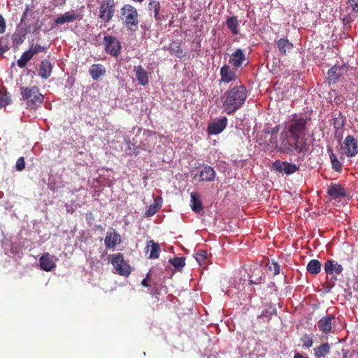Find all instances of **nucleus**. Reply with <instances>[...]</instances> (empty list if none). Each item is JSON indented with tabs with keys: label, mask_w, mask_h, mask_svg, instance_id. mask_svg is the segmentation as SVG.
<instances>
[{
	"label": "nucleus",
	"mask_w": 358,
	"mask_h": 358,
	"mask_svg": "<svg viewBox=\"0 0 358 358\" xmlns=\"http://www.w3.org/2000/svg\"><path fill=\"white\" fill-rule=\"evenodd\" d=\"M103 45L105 51L111 56H117L121 51V45L120 41L114 36H105L103 38Z\"/></svg>",
	"instance_id": "8"
},
{
	"label": "nucleus",
	"mask_w": 358,
	"mask_h": 358,
	"mask_svg": "<svg viewBox=\"0 0 358 358\" xmlns=\"http://www.w3.org/2000/svg\"><path fill=\"white\" fill-rule=\"evenodd\" d=\"M134 71L139 84L144 86L148 83V73L141 65L134 66Z\"/></svg>",
	"instance_id": "23"
},
{
	"label": "nucleus",
	"mask_w": 358,
	"mask_h": 358,
	"mask_svg": "<svg viewBox=\"0 0 358 358\" xmlns=\"http://www.w3.org/2000/svg\"><path fill=\"white\" fill-rule=\"evenodd\" d=\"M279 131V126H275L273 128H271V129H268V131H266L267 134H270L271 135V136H273V135L276 134Z\"/></svg>",
	"instance_id": "50"
},
{
	"label": "nucleus",
	"mask_w": 358,
	"mask_h": 358,
	"mask_svg": "<svg viewBox=\"0 0 358 358\" xmlns=\"http://www.w3.org/2000/svg\"><path fill=\"white\" fill-rule=\"evenodd\" d=\"M191 196V208L192 210L196 213H200L203 210L202 203L199 198L196 192H192Z\"/></svg>",
	"instance_id": "27"
},
{
	"label": "nucleus",
	"mask_w": 358,
	"mask_h": 358,
	"mask_svg": "<svg viewBox=\"0 0 358 358\" xmlns=\"http://www.w3.org/2000/svg\"><path fill=\"white\" fill-rule=\"evenodd\" d=\"M169 51L171 54H174L178 58H182L185 56L183 49L181 48L178 42H173L169 45Z\"/></svg>",
	"instance_id": "33"
},
{
	"label": "nucleus",
	"mask_w": 358,
	"mask_h": 358,
	"mask_svg": "<svg viewBox=\"0 0 358 358\" xmlns=\"http://www.w3.org/2000/svg\"><path fill=\"white\" fill-rule=\"evenodd\" d=\"M33 55L28 50L24 52L20 58L17 61V64L20 68H24L26 66L27 62L31 59Z\"/></svg>",
	"instance_id": "34"
},
{
	"label": "nucleus",
	"mask_w": 358,
	"mask_h": 358,
	"mask_svg": "<svg viewBox=\"0 0 358 358\" xmlns=\"http://www.w3.org/2000/svg\"><path fill=\"white\" fill-rule=\"evenodd\" d=\"M162 206V203L158 202L157 199L155 200V203L151 204L148 210L145 213V217H149L154 215L156 213H157Z\"/></svg>",
	"instance_id": "35"
},
{
	"label": "nucleus",
	"mask_w": 358,
	"mask_h": 358,
	"mask_svg": "<svg viewBox=\"0 0 358 358\" xmlns=\"http://www.w3.org/2000/svg\"><path fill=\"white\" fill-rule=\"evenodd\" d=\"M120 19L123 25L129 31L135 32L138 30L139 14L137 9L131 4H124L120 8Z\"/></svg>",
	"instance_id": "3"
},
{
	"label": "nucleus",
	"mask_w": 358,
	"mask_h": 358,
	"mask_svg": "<svg viewBox=\"0 0 358 358\" xmlns=\"http://www.w3.org/2000/svg\"><path fill=\"white\" fill-rule=\"evenodd\" d=\"M199 176L200 180L211 182L215 180L216 173L213 168L208 165H203Z\"/></svg>",
	"instance_id": "20"
},
{
	"label": "nucleus",
	"mask_w": 358,
	"mask_h": 358,
	"mask_svg": "<svg viewBox=\"0 0 358 358\" xmlns=\"http://www.w3.org/2000/svg\"><path fill=\"white\" fill-rule=\"evenodd\" d=\"M8 38L5 37L0 38V55L8 51Z\"/></svg>",
	"instance_id": "40"
},
{
	"label": "nucleus",
	"mask_w": 358,
	"mask_h": 358,
	"mask_svg": "<svg viewBox=\"0 0 358 358\" xmlns=\"http://www.w3.org/2000/svg\"><path fill=\"white\" fill-rule=\"evenodd\" d=\"M345 154L348 157H353L358 153V142L352 136L348 135L345 137L344 142Z\"/></svg>",
	"instance_id": "11"
},
{
	"label": "nucleus",
	"mask_w": 358,
	"mask_h": 358,
	"mask_svg": "<svg viewBox=\"0 0 358 358\" xmlns=\"http://www.w3.org/2000/svg\"><path fill=\"white\" fill-rule=\"evenodd\" d=\"M330 353V345L328 343H322L314 348V355L316 358L324 357Z\"/></svg>",
	"instance_id": "28"
},
{
	"label": "nucleus",
	"mask_w": 358,
	"mask_h": 358,
	"mask_svg": "<svg viewBox=\"0 0 358 358\" xmlns=\"http://www.w3.org/2000/svg\"><path fill=\"white\" fill-rule=\"evenodd\" d=\"M220 75V81L224 83H229L236 79V72L227 64H224L221 67Z\"/></svg>",
	"instance_id": "16"
},
{
	"label": "nucleus",
	"mask_w": 358,
	"mask_h": 358,
	"mask_svg": "<svg viewBox=\"0 0 358 358\" xmlns=\"http://www.w3.org/2000/svg\"><path fill=\"white\" fill-rule=\"evenodd\" d=\"M85 217L88 222H91L94 220V215L92 212H88L86 213Z\"/></svg>",
	"instance_id": "51"
},
{
	"label": "nucleus",
	"mask_w": 358,
	"mask_h": 358,
	"mask_svg": "<svg viewBox=\"0 0 358 358\" xmlns=\"http://www.w3.org/2000/svg\"><path fill=\"white\" fill-rule=\"evenodd\" d=\"M83 14L81 13H76L73 10L72 12H66L64 14L59 16L55 20L57 24H63L64 23L72 22L77 20H81Z\"/></svg>",
	"instance_id": "17"
},
{
	"label": "nucleus",
	"mask_w": 358,
	"mask_h": 358,
	"mask_svg": "<svg viewBox=\"0 0 358 358\" xmlns=\"http://www.w3.org/2000/svg\"><path fill=\"white\" fill-rule=\"evenodd\" d=\"M271 315V313H269L267 310L263 311L260 315L258 316V317H269Z\"/></svg>",
	"instance_id": "53"
},
{
	"label": "nucleus",
	"mask_w": 358,
	"mask_h": 358,
	"mask_svg": "<svg viewBox=\"0 0 358 358\" xmlns=\"http://www.w3.org/2000/svg\"><path fill=\"white\" fill-rule=\"evenodd\" d=\"M185 258L182 257H174L173 259H170L169 262L177 269H182L185 265Z\"/></svg>",
	"instance_id": "36"
},
{
	"label": "nucleus",
	"mask_w": 358,
	"mask_h": 358,
	"mask_svg": "<svg viewBox=\"0 0 358 358\" xmlns=\"http://www.w3.org/2000/svg\"><path fill=\"white\" fill-rule=\"evenodd\" d=\"M31 13V10L29 9V5H26L25 6V9L22 13V15L21 17V19H20V22L21 23H23L27 18L29 14Z\"/></svg>",
	"instance_id": "46"
},
{
	"label": "nucleus",
	"mask_w": 358,
	"mask_h": 358,
	"mask_svg": "<svg viewBox=\"0 0 358 358\" xmlns=\"http://www.w3.org/2000/svg\"><path fill=\"white\" fill-rule=\"evenodd\" d=\"M272 266H270V270L273 271V274L278 275L280 273V265L277 262H273Z\"/></svg>",
	"instance_id": "47"
},
{
	"label": "nucleus",
	"mask_w": 358,
	"mask_h": 358,
	"mask_svg": "<svg viewBox=\"0 0 358 358\" xmlns=\"http://www.w3.org/2000/svg\"><path fill=\"white\" fill-rule=\"evenodd\" d=\"M111 264L118 274L127 276L131 273L130 266L124 261L123 254L115 255L111 260Z\"/></svg>",
	"instance_id": "7"
},
{
	"label": "nucleus",
	"mask_w": 358,
	"mask_h": 358,
	"mask_svg": "<svg viewBox=\"0 0 358 358\" xmlns=\"http://www.w3.org/2000/svg\"><path fill=\"white\" fill-rule=\"evenodd\" d=\"M271 168L274 171L280 173H284L287 175L292 174L299 169V166L296 164L280 160L275 161L273 163Z\"/></svg>",
	"instance_id": "9"
},
{
	"label": "nucleus",
	"mask_w": 358,
	"mask_h": 358,
	"mask_svg": "<svg viewBox=\"0 0 358 358\" xmlns=\"http://www.w3.org/2000/svg\"><path fill=\"white\" fill-rule=\"evenodd\" d=\"M348 5L355 13H358V0H348Z\"/></svg>",
	"instance_id": "43"
},
{
	"label": "nucleus",
	"mask_w": 358,
	"mask_h": 358,
	"mask_svg": "<svg viewBox=\"0 0 358 358\" xmlns=\"http://www.w3.org/2000/svg\"><path fill=\"white\" fill-rule=\"evenodd\" d=\"M310 120L301 115H294L285 124L283 131L278 140L271 137L270 142L275 145V150L283 154H307L310 145L305 137Z\"/></svg>",
	"instance_id": "1"
},
{
	"label": "nucleus",
	"mask_w": 358,
	"mask_h": 358,
	"mask_svg": "<svg viewBox=\"0 0 358 358\" xmlns=\"http://www.w3.org/2000/svg\"><path fill=\"white\" fill-rule=\"evenodd\" d=\"M6 29V23L3 17L0 15V34L5 32Z\"/></svg>",
	"instance_id": "48"
},
{
	"label": "nucleus",
	"mask_w": 358,
	"mask_h": 358,
	"mask_svg": "<svg viewBox=\"0 0 358 358\" xmlns=\"http://www.w3.org/2000/svg\"><path fill=\"white\" fill-rule=\"evenodd\" d=\"M343 129H335V138L338 140L341 141L343 138Z\"/></svg>",
	"instance_id": "49"
},
{
	"label": "nucleus",
	"mask_w": 358,
	"mask_h": 358,
	"mask_svg": "<svg viewBox=\"0 0 358 358\" xmlns=\"http://www.w3.org/2000/svg\"><path fill=\"white\" fill-rule=\"evenodd\" d=\"M149 276H150V273H148V274H147L146 278H144V279L142 280V282H141V285H142L143 286H144V287H150V284H148V279Z\"/></svg>",
	"instance_id": "52"
},
{
	"label": "nucleus",
	"mask_w": 358,
	"mask_h": 358,
	"mask_svg": "<svg viewBox=\"0 0 358 358\" xmlns=\"http://www.w3.org/2000/svg\"><path fill=\"white\" fill-rule=\"evenodd\" d=\"M249 281L250 284H259L261 283V278L257 280L250 279Z\"/></svg>",
	"instance_id": "54"
},
{
	"label": "nucleus",
	"mask_w": 358,
	"mask_h": 358,
	"mask_svg": "<svg viewBox=\"0 0 358 358\" xmlns=\"http://www.w3.org/2000/svg\"><path fill=\"white\" fill-rule=\"evenodd\" d=\"M10 103V96L6 92L0 91V108Z\"/></svg>",
	"instance_id": "37"
},
{
	"label": "nucleus",
	"mask_w": 358,
	"mask_h": 358,
	"mask_svg": "<svg viewBox=\"0 0 358 358\" xmlns=\"http://www.w3.org/2000/svg\"><path fill=\"white\" fill-rule=\"evenodd\" d=\"M52 65L51 62L48 59H44L41 63L38 76L43 79H48L52 73Z\"/></svg>",
	"instance_id": "21"
},
{
	"label": "nucleus",
	"mask_w": 358,
	"mask_h": 358,
	"mask_svg": "<svg viewBox=\"0 0 358 358\" xmlns=\"http://www.w3.org/2000/svg\"><path fill=\"white\" fill-rule=\"evenodd\" d=\"M120 234L114 229H110L107 232L104 240L106 248H113L121 243Z\"/></svg>",
	"instance_id": "13"
},
{
	"label": "nucleus",
	"mask_w": 358,
	"mask_h": 358,
	"mask_svg": "<svg viewBox=\"0 0 358 358\" xmlns=\"http://www.w3.org/2000/svg\"><path fill=\"white\" fill-rule=\"evenodd\" d=\"M245 59L246 57L245 53L241 48H238L231 54L229 60V63L231 64L234 68L237 69L241 66Z\"/></svg>",
	"instance_id": "18"
},
{
	"label": "nucleus",
	"mask_w": 358,
	"mask_h": 358,
	"mask_svg": "<svg viewBox=\"0 0 358 358\" xmlns=\"http://www.w3.org/2000/svg\"><path fill=\"white\" fill-rule=\"evenodd\" d=\"M348 68L346 65H334L327 72L329 83H336L338 80L348 73Z\"/></svg>",
	"instance_id": "10"
},
{
	"label": "nucleus",
	"mask_w": 358,
	"mask_h": 358,
	"mask_svg": "<svg viewBox=\"0 0 358 358\" xmlns=\"http://www.w3.org/2000/svg\"><path fill=\"white\" fill-rule=\"evenodd\" d=\"M277 47L281 55H285L287 52H290L293 48V44L287 38H280L277 42Z\"/></svg>",
	"instance_id": "24"
},
{
	"label": "nucleus",
	"mask_w": 358,
	"mask_h": 358,
	"mask_svg": "<svg viewBox=\"0 0 358 358\" xmlns=\"http://www.w3.org/2000/svg\"><path fill=\"white\" fill-rule=\"evenodd\" d=\"M333 117V126L334 129H343L346 118L341 112L334 113Z\"/></svg>",
	"instance_id": "25"
},
{
	"label": "nucleus",
	"mask_w": 358,
	"mask_h": 358,
	"mask_svg": "<svg viewBox=\"0 0 358 358\" xmlns=\"http://www.w3.org/2000/svg\"><path fill=\"white\" fill-rule=\"evenodd\" d=\"M57 260L58 258L57 257L46 252L39 258L40 268L45 271H51L55 268L56 261Z\"/></svg>",
	"instance_id": "12"
},
{
	"label": "nucleus",
	"mask_w": 358,
	"mask_h": 358,
	"mask_svg": "<svg viewBox=\"0 0 358 358\" xmlns=\"http://www.w3.org/2000/svg\"><path fill=\"white\" fill-rule=\"evenodd\" d=\"M327 194L332 199H337L346 196L345 188L340 184H333L329 186Z\"/></svg>",
	"instance_id": "19"
},
{
	"label": "nucleus",
	"mask_w": 358,
	"mask_h": 358,
	"mask_svg": "<svg viewBox=\"0 0 358 358\" xmlns=\"http://www.w3.org/2000/svg\"><path fill=\"white\" fill-rule=\"evenodd\" d=\"M89 72L93 80H96L101 77L105 76L106 69L101 64H94L90 66Z\"/></svg>",
	"instance_id": "22"
},
{
	"label": "nucleus",
	"mask_w": 358,
	"mask_h": 358,
	"mask_svg": "<svg viewBox=\"0 0 358 358\" xmlns=\"http://www.w3.org/2000/svg\"><path fill=\"white\" fill-rule=\"evenodd\" d=\"M115 0H103L99 8V17L104 22H109L114 16Z\"/></svg>",
	"instance_id": "6"
},
{
	"label": "nucleus",
	"mask_w": 358,
	"mask_h": 358,
	"mask_svg": "<svg viewBox=\"0 0 358 358\" xmlns=\"http://www.w3.org/2000/svg\"><path fill=\"white\" fill-rule=\"evenodd\" d=\"M321 263L317 259H311L307 265V271L313 275L318 274L321 271Z\"/></svg>",
	"instance_id": "32"
},
{
	"label": "nucleus",
	"mask_w": 358,
	"mask_h": 358,
	"mask_svg": "<svg viewBox=\"0 0 358 358\" xmlns=\"http://www.w3.org/2000/svg\"><path fill=\"white\" fill-rule=\"evenodd\" d=\"M21 99L27 101V108L36 110L42 105L44 95L40 92L39 88L34 85L31 87H20Z\"/></svg>",
	"instance_id": "4"
},
{
	"label": "nucleus",
	"mask_w": 358,
	"mask_h": 358,
	"mask_svg": "<svg viewBox=\"0 0 358 358\" xmlns=\"http://www.w3.org/2000/svg\"><path fill=\"white\" fill-rule=\"evenodd\" d=\"M327 152L329 155L332 169L336 172H340L341 171L342 164L338 159L336 155L334 153L333 148L329 147L327 148Z\"/></svg>",
	"instance_id": "29"
},
{
	"label": "nucleus",
	"mask_w": 358,
	"mask_h": 358,
	"mask_svg": "<svg viewBox=\"0 0 358 358\" xmlns=\"http://www.w3.org/2000/svg\"><path fill=\"white\" fill-rule=\"evenodd\" d=\"M294 358H307V357H305L302 354L297 352L294 355Z\"/></svg>",
	"instance_id": "55"
},
{
	"label": "nucleus",
	"mask_w": 358,
	"mask_h": 358,
	"mask_svg": "<svg viewBox=\"0 0 358 358\" xmlns=\"http://www.w3.org/2000/svg\"><path fill=\"white\" fill-rule=\"evenodd\" d=\"M227 118L224 117L219 119L216 122L210 123L208 126V132L211 135H217L220 134L226 128L227 125Z\"/></svg>",
	"instance_id": "14"
},
{
	"label": "nucleus",
	"mask_w": 358,
	"mask_h": 358,
	"mask_svg": "<svg viewBox=\"0 0 358 358\" xmlns=\"http://www.w3.org/2000/svg\"><path fill=\"white\" fill-rule=\"evenodd\" d=\"M324 271L327 275V282L324 284V289L326 292H330L334 287L336 281L338 280L337 277L334 275H339L342 273L343 268L341 264L333 259H328L324 263Z\"/></svg>",
	"instance_id": "5"
},
{
	"label": "nucleus",
	"mask_w": 358,
	"mask_h": 358,
	"mask_svg": "<svg viewBox=\"0 0 358 358\" xmlns=\"http://www.w3.org/2000/svg\"><path fill=\"white\" fill-rule=\"evenodd\" d=\"M301 341L303 343V346L307 348H310L313 343L312 337L308 334H304L301 337Z\"/></svg>",
	"instance_id": "41"
},
{
	"label": "nucleus",
	"mask_w": 358,
	"mask_h": 358,
	"mask_svg": "<svg viewBox=\"0 0 358 358\" xmlns=\"http://www.w3.org/2000/svg\"><path fill=\"white\" fill-rule=\"evenodd\" d=\"M226 25L234 35L239 34V22L236 16L228 17L226 21Z\"/></svg>",
	"instance_id": "26"
},
{
	"label": "nucleus",
	"mask_w": 358,
	"mask_h": 358,
	"mask_svg": "<svg viewBox=\"0 0 358 358\" xmlns=\"http://www.w3.org/2000/svg\"><path fill=\"white\" fill-rule=\"evenodd\" d=\"M132 1H135V2L142 3L144 0H132Z\"/></svg>",
	"instance_id": "56"
},
{
	"label": "nucleus",
	"mask_w": 358,
	"mask_h": 358,
	"mask_svg": "<svg viewBox=\"0 0 358 358\" xmlns=\"http://www.w3.org/2000/svg\"><path fill=\"white\" fill-rule=\"evenodd\" d=\"M357 15H358V13H355L353 12L352 13L344 15L342 17L341 20L343 24V30L345 31H348L351 29V23L355 21Z\"/></svg>",
	"instance_id": "30"
},
{
	"label": "nucleus",
	"mask_w": 358,
	"mask_h": 358,
	"mask_svg": "<svg viewBox=\"0 0 358 358\" xmlns=\"http://www.w3.org/2000/svg\"><path fill=\"white\" fill-rule=\"evenodd\" d=\"M25 38L24 35H20V34H14L13 35V43L19 45L23 43L24 40Z\"/></svg>",
	"instance_id": "45"
},
{
	"label": "nucleus",
	"mask_w": 358,
	"mask_h": 358,
	"mask_svg": "<svg viewBox=\"0 0 358 358\" xmlns=\"http://www.w3.org/2000/svg\"><path fill=\"white\" fill-rule=\"evenodd\" d=\"M149 8L150 10H153L155 17H157L159 10H160V4L157 1H153L150 3Z\"/></svg>",
	"instance_id": "39"
},
{
	"label": "nucleus",
	"mask_w": 358,
	"mask_h": 358,
	"mask_svg": "<svg viewBox=\"0 0 358 358\" xmlns=\"http://www.w3.org/2000/svg\"><path fill=\"white\" fill-rule=\"evenodd\" d=\"M46 48L41 46V45L36 44L35 45H31L29 48V51L31 53V55L34 56L36 54H38L39 52H43L46 51Z\"/></svg>",
	"instance_id": "38"
},
{
	"label": "nucleus",
	"mask_w": 358,
	"mask_h": 358,
	"mask_svg": "<svg viewBox=\"0 0 358 358\" xmlns=\"http://www.w3.org/2000/svg\"><path fill=\"white\" fill-rule=\"evenodd\" d=\"M207 256L208 254L206 250H199L196 254L195 259L199 263V264H201V262L206 259Z\"/></svg>",
	"instance_id": "42"
},
{
	"label": "nucleus",
	"mask_w": 358,
	"mask_h": 358,
	"mask_svg": "<svg viewBox=\"0 0 358 358\" xmlns=\"http://www.w3.org/2000/svg\"><path fill=\"white\" fill-rule=\"evenodd\" d=\"M247 96L248 92L244 85H236L229 87L224 94L223 110L228 115L234 114L243 106Z\"/></svg>",
	"instance_id": "2"
},
{
	"label": "nucleus",
	"mask_w": 358,
	"mask_h": 358,
	"mask_svg": "<svg viewBox=\"0 0 358 358\" xmlns=\"http://www.w3.org/2000/svg\"><path fill=\"white\" fill-rule=\"evenodd\" d=\"M16 169L18 171H22L25 167V162L23 157H20L17 159L15 164Z\"/></svg>",
	"instance_id": "44"
},
{
	"label": "nucleus",
	"mask_w": 358,
	"mask_h": 358,
	"mask_svg": "<svg viewBox=\"0 0 358 358\" xmlns=\"http://www.w3.org/2000/svg\"><path fill=\"white\" fill-rule=\"evenodd\" d=\"M334 319L335 316L333 315H327L322 317L317 324L319 330L325 334L331 333L332 329V321Z\"/></svg>",
	"instance_id": "15"
},
{
	"label": "nucleus",
	"mask_w": 358,
	"mask_h": 358,
	"mask_svg": "<svg viewBox=\"0 0 358 358\" xmlns=\"http://www.w3.org/2000/svg\"><path fill=\"white\" fill-rule=\"evenodd\" d=\"M150 246V253L149 255L150 259H157L159 257L160 255V247L159 245L157 243H155L153 240H150L148 242L147 248Z\"/></svg>",
	"instance_id": "31"
}]
</instances>
